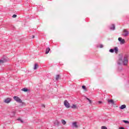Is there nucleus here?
Listing matches in <instances>:
<instances>
[{
  "label": "nucleus",
  "instance_id": "nucleus-15",
  "mask_svg": "<svg viewBox=\"0 0 129 129\" xmlns=\"http://www.w3.org/2000/svg\"><path fill=\"white\" fill-rule=\"evenodd\" d=\"M15 114H16V112L15 111H12L10 113V115L11 116L13 117V116H15Z\"/></svg>",
  "mask_w": 129,
  "mask_h": 129
},
{
  "label": "nucleus",
  "instance_id": "nucleus-6",
  "mask_svg": "<svg viewBox=\"0 0 129 129\" xmlns=\"http://www.w3.org/2000/svg\"><path fill=\"white\" fill-rule=\"evenodd\" d=\"M64 104L67 108H69L70 107V104H69V102L66 100L64 101Z\"/></svg>",
  "mask_w": 129,
  "mask_h": 129
},
{
  "label": "nucleus",
  "instance_id": "nucleus-17",
  "mask_svg": "<svg viewBox=\"0 0 129 129\" xmlns=\"http://www.w3.org/2000/svg\"><path fill=\"white\" fill-rule=\"evenodd\" d=\"M55 79H56V81H58V80H59V79H60V75H57L56 76Z\"/></svg>",
  "mask_w": 129,
  "mask_h": 129
},
{
  "label": "nucleus",
  "instance_id": "nucleus-18",
  "mask_svg": "<svg viewBox=\"0 0 129 129\" xmlns=\"http://www.w3.org/2000/svg\"><path fill=\"white\" fill-rule=\"evenodd\" d=\"M77 106H76V105L75 104H73L72 106H71V108H73V109H75V108H77Z\"/></svg>",
  "mask_w": 129,
  "mask_h": 129
},
{
  "label": "nucleus",
  "instance_id": "nucleus-12",
  "mask_svg": "<svg viewBox=\"0 0 129 129\" xmlns=\"http://www.w3.org/2000/svg\"><path fill=\"white\" fill-rule=\"evenodd\" d=\"M126 108V106L125 105H122L119 107L120 109H124V108Z\"/></svg>",
  "mask_w": 129,
  "mask_h": 129
},
{
  "label": "nucleus",
  "instance_id": "nucleus-27",
  "mask_svg": "<svg viewBox=\"0 0 129 129\" xmlns=\"http://www.w3.org/2000/svg\"><path fill=\"white\" fill-rule=\"evenodd\" d=\"M99 47H100V48H103V45H102V44H100Z\"/></svg>",
  "mask_w": 129,
  "mask_h": 129
},
{
  "label": "nucleus",
  "instance_id": "nucleus-1",
  "mask_svg": "<svg viewBox=\"0 0 129 129\" xmlns=\"http://www.w3.org/2000/svg\"><path fill=\"white\" fill-rule=\"evenodd\" d=\"M129 54L127 53L123 54L119 57L117 61L118 65H123V66H127L128 64Z\"/></svg>",
  "mask_w": 129,
  "mask_h": 129
},
{
  "label": "nucleus",
  "instance_id": "nucleus-30",
  "mask_svg": "<svg viewBox=\"0 0 129 129\" xmlns=\"http://www.w3.org/2000/svg\"><path fill=\"white\" fill-rule=\"evenodd\" d=\"M42 106L43 107H45V105L42 104Z\"/></svg>",
  "mask_w": 129,
  "mask_h": 129
},
{
  "label": "nucleus",
  "instance_id": "nucleus-11",
  "mask_svg": "<svg viewBox=\"0 0 129 129\" xmlns=\"http://www.w3.org/2000/svg\"><path fill=\"white\" fill-rule=\"evenodd\" d=\"M50 50L49 47L47 48L45 50V54H48Z\"/></svg>",
  "mask_w": 129,
  "mask_h": 129
},
{
  "label": "nucleus",
  "instance_id": "nucleus-13",
  "mask_svg": "<svg viewBox=\"0 0 129 129\" xmlns=\"http://www.w3.org/2000/svg\"><path fill=\"white\" fill-rule=\"evenodd\" d=\"M21 91H24V92H27V91H29V90L27 88H23L22 89H21Z\"/></svg>",
  "mask_w": 129,
  "mask_h": 129
},
{
  "label": "nucleus",
  "instance_id": "nucleus-25",
  "mask_svg": "<svg viewBox=\"0 0 129 129\" xmlns=\"http://www.w3.org/2000/svg\"><path fill=\"white\" fill-rule=\"evenodd\" d=\"M18 120H20L22 123L24 122V121H23V120H22L21 118H18Z\"/></svg>",
  "mask_w": 129,
  "mask_h": 129
},
{
  "label": "nucleus",
  "instance_id": "nucleus-8",
  "mask_svg": "<svg viewBox=\"0 0 129 129\" xmlns=\"http://www.w3.org/2000/svg\"><path fill=\"white\" fill-rule=\"evenodd\" d=\"M110 30L114 31V30H115V25H114V24H112L111 26L110 27Z\"/></svg>",
  "mask_w": 129,
  "mask_h": 129
},
{
  "label": "nucleus",
  "instance_id": "nucleus-22",
  "mask_svg": "<svg viewBox=\"0 0 129 129\" xmlns=\"http://www.w3.org/2000/svg\"><path fill=\"white\" fill-rule=\"evenodd\" d=\"M122 121H123V122H124L125 123H129V122L127 120H122Z\"/></svg>",
  "mask_w": 129,
  "mask_h": 129
},
{
  "label": "nucleus",
  "instance_id": "nucleus-28",
  "mask_svg": "<svg viewBox=\"0 0 129 129\" xmlns=\"http://www.w3.org/2000/svg\"><path fill=\"white\" fill-rule=\"evenodd\" d=\"M98 103H99V104H101V103H102V101H99L98 102Z\"/></svg>",
  "mask_w": 129,
  "mask_h": 129
},
{
  "label": "nucleus",
  "instance_id": "nucleus-23",
  "mask_svg": "<svg viewBox=\"0 0 129 129\" xmlns=\"http://www.w3.org/2000/svg\"><path fill=\"white\" fill-rule=\"evenodd\" d=\"M82 87L83 89H84V90H86V87H85V86H82Z\"/></svg>",
  "mask_w": 129,
  "mask_h": 129
},
{
  "label": "nucleus",
  "instance_id": "nucleus-14",
  "mask_svg": "<svg viewBox=\"0 0 129 129\" xmlns=\"http://www.w3.org/2000/svg\"><path fill=\"white\" fill-rule=\"evenodd\" d=\"M7 60L6 59H1L0 60V65L1 64H4V63H5V62H6Z\"/></svg>",
  "mask_w": 129,
  "mask_h": 129
},
{
  "label": "nucleus",
  "instance_id": "nucleus-20",
  "mask_svg": "<svg viewBox=\"0 0 129 129\" xmlns=\"http://www.w3.org/2000/svg\"><path fill=\"white\" fill-rule=\"evenodd\" d=\"M37 68H38V64L35 63L34 65V70H36V69H37Z\"/></svg>",
  "mask_w": 129,
  "mask_h": 129
},
{
  "label": "nucleus",
  "instance_id": "nucleus-24",
  "mask_svg": "<svg viewBox=\"0 0 129 129\" xmlns=\"http://www.w3.org/2000/svg\"><path fill=\"white\" fill-rule=\"evenodd\" d=\"M101 129H107V127L105 126H103L101 127Z\"/></svg>",
  "mask_w": 129,
  "mask_h": 129
},
{
  "label": "nucleus",
  "instance_id": "nucleus-5",
  "mask_svg": "<svg viewBox=\"0 0 129 129\" xmlns=\"http://www.w3.org/2000/svg\"><path fill=\"white\" fill-rule=\"evenodd\" d=\"M118 41L120 42L121 45H122V44H124L125 43V41L124 40V39H122L121 37H119L118 38Z\"/></svg>",
  "mask_w": 129,
  "mask_h": 129
},
{
  "label": "nucleus",
  "instance_id": "nucleus-9",
  "mask_svg": "<svg viewBox=\"0 0 129 129\" xmlns=\"http://www.w3.org/2000/svg\"><path fill=\"white\" fill-rule=\"evenodd\" d=\"M108 103H110L111 104H114V101L113 100H108Z\"/></svg>",
  "mask_w": 129,
  "mask_h": 129
},
{
  "label": "nucleus",
  "instance_id": "nucleus-26",
  "mask_svg": "<svg viewBox=\"0 0 129 129\" xmlns=\"http://www.w3.org/2000/svg\"><path fill=\"white\" fill-rule=\"evenodd\" d=\"M12 17H13V18H17V15L14 14V15H13V16Z\"/></svg>",
  "mask_w": 129,
  "mask_h": 129
},
{
  "label": "nucleus",
  "instance_id": "nucleus-3",
  "mask_svg": "<svg viewBox=\"0 0 129 129\" xmlns=\"http://www.w3.org/2000/svg\"><path fill=\"white\" fill-rule=\"evenodd\" d=\"M14 99L15 100V101H17V102H18V103H22L23 101H22V99L20 98L19 97L17 96H15L14 97Z\"/></svg>",
  "mask_w": 129,
  "mask_h": 129
},
{
  "label": "nucleus",
  "instance_id": "nucleus-10",
  "mask_svg": "<svg viewBox=\"0 0 129 129\" xmlns=\"http://www.w3.org/2000/svg\"><path fill=\"white\" fill-rule=\"evenodd\" d=\"M73 126H74V127H76V128L78 127V126L77 125V122H74L73 123Z\"/></svg>",
  "mask_w": 129,
  "mask_h": 129
},
{
  "label": "nucleus",
  "instance_id": "nucleus-7",
  "mask_svg": "<svg viewBox=\"0 0 129 129\" xmlns=\"http://www.w3.org/2000/svg\"><path fill=\"white\" fill-rule=\"evenodd\" d=\"M12 101V99L11 98H7L4 100L5 103H10Z\"/></svg>",
  "mask_w": 129,
  "mask_h": 129
},
{
  "label": "nucleus",
  "instance_id": "nucleus-16",
  "mask_svg": "<svg viewBox=\"0 0 129 129\" xmlns=\"http://www.w3.org/2000/svg\"><path fill=\"white\" fill-rule=\"evenodd\" d=\"M59 121H58L57 120H55L54 121V125H59Z\"/></svg>",
  "mask_w": 129,
  "mask_h": 129
},
{
  "label": "nucleus",
  "instance_id": "nucleus-29",
  "mask_svg": "<svg viewBox=\"0 0 129 129\" xmlns=\"http://www.w3.org/2000/svg\"><path fill=\"white\" fill-rule=\"evenodd\" d=\"M35 38V35H32V39H34Z\"/></svg>",
  "mask_w": 129,
  "mask_h": 129
},
{
  "label": "nucleus",
  "instance_id": "nucleus-21",
  "mask_svg": "<svg viewBox=\"0 0 129 129\" xmlns=\"http://www.w3.org/2000/svg\"><path fill=\"white\" fill-rule=\"evenodd\" d=\"M61 123H62L63 125L66 124V121L65 120H61Z\"/></svg>",
  "mask_w": 129,
  "mask_h": 129
},
{
  "label": "nucleus",
  "instance_id": "nucleus-19",
  "mask_svg": "<svg viewBox=\"0 0 129 129\" xmlns=\"http://www.w3.org/2000/svg\"><path fill=\"white\" fill-rule=\"evenodd\" d=\"M87 100H88L90 104H91V103H92V101L91 100H90L89 98H86Z\"/></svg>",
  "mask_w": 129,
  "mask_h": 129
},
{
  "label": "nucleus",
  "instance_id": "nucleus-2",
  "mask_svg": "<svg viewBox=\"0 0 129 129\" xmlns=\"http://www.w3.org/2000/svg\"><path fill=\"white\" fill-rule=\"evenodd\" d=\"M109 52L110 53H114L115 52L116 54H117L118 52V48L117 47H115L114 49H109Z\"/></svg>",
  "mask_w": 129,
  "mask_h": 129
},
{
  "label": "nucleus",
  "instance_id": "nucleus-4",
  "mask_svg": "<svg viewBox=\"0 0 129 129\" xmlns=\"http://www.w3.org/2000/svg\"><path fill=\"white\" fill-rule=\"evenodd\" d=\"M123 32V33L122 34V36H123L124 37H127V36H128L129 32L126 29H124Z\"/></svg>",
  "mask_w": 129,
  "mask_h": 129
}]
</instances>
